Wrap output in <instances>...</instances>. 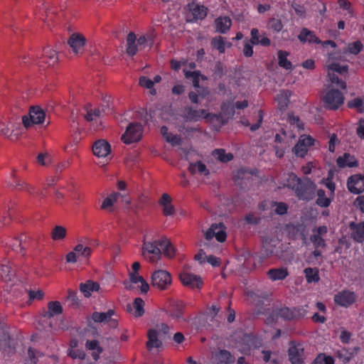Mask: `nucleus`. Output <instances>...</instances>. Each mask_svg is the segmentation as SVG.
I'll return each instance as SVG.
<instances>
[{
	"mask_svg": "<svg viewBox=\"0 0 364 364\" xmlns=\"http://www.w3.org/2000/svg\"><path fill=\"white\" fill-rule=\"evenodd\" d=\"M157 244L160 246L161 254L163 253L165 257L169 259L175 257L176 249L169 240L166 237L161 238V240H158Z\"/></svg>",
	"mask_w": 364,
	"mask_h": 364,
	"instance_id": "nucleus-22",
	"label": "nucleus"
},
{
	"mask_svg": "<svg viewBox=\"0 0 364 364\" xmlns=\"http://www.w3.org/2000/svg\"><path fill=\"white\" fill-rule=\"evenodd\" d=\"M219 359L222 363H225V364H229L234 363L235 358L232 355V354L227 350H220L219 352Z\"/></svg>",
	"mask_w": 364,
	"mask_h": 364,
	"instance_id": "nucleus-47",
	"label": "nucleus"
},
{
	"mask_svg": "<svg viewBox=\"0 0 364 364\" xmlns=\"http://www.w3.org/2000/svg\"><path fill=\"white\" fill-rule=\"evenodd\" d=\"M274 205L277 206L274 211L279 215H284L287 213L289 206L284 202H275Z\"/></svg>",
	"mask_w": 364,
	"mask_h": 364,
	"instance_id": "nucleus-59",
	"label": "nucleus"
},
{
	"mask_svg": "<svg viewBox=\"0 0 364 364\" xmlns=\"http://www.w3.org/2000/svg\"><path fill=\"white\" fill-rule=\"evenodd\" d=\"M85 346L89 350H96L98 353H102L103 351V348L100 346V343L97 340H87L86 341Z\"/></svg>",
	"mask_w": 364,
	"mask_h": 364,
	"instance_id": "nucleus-56",
	"label": "nucleus"
},
{
	"mask_svg": "<svg viewBox=\"0 0 364 364\" xmlns=\"http://www.w3.org/2000/svg\"><path fill=\"white\" fill-rule=\"evenodd\" d=\"M278 55V65L279 67L285 70H292L293 66L290 60L287 59V56L289 55V53L286 50H279L277 52Z\"/></svg>",
	"mask_w": 364,
	"mask_h": 364,
	"instance_id": "nucleus-32",
	"label": "nucleus"
},
{
	"mask_svg": "<svg viewBox=\"0 0 364 364\" xmlns=\"http://www.w3.org/2000/svg\"><path fill=\"white\" fill-rule=\"evenodd\" d=\"M171 202L172 198L168 193H163L159 200L158 203L162 207V214L164 216H170L175 214L176 210Z\"/></svg>",
	"mask_w": 364,
	"mask_h": 364,
	"instance_id": "nucleus-18",
	"label": "nucleus"
},
{
	"mask_svg": "<svg viewBox=\"0 0 364 364\" xmlns=\"http://www.w3.org/2000/svg\"><path fill=\"white\" fill-rule=\"evenodd\" d=\"M47 306V310L43 309L41 311V316L45 318L50 319L55 316L61 314L63 311V306L58 301H49Z\"/></svg>",
	"mask_w": 364,
	"mask_h": 364,
	"instance_id": "nucleus-15",
	"label": "nucleus"
},
{
	"mask_svg": "<svg viewBox=\"0 0 364 364\" xmlns=\"http://www.w3.org/2000/svg\"><path fill=\"white\" fill-rule=\"evenodd\" d=\"M227 73L226 66L221 61H217L213 69L212 77L214 80L221 79Z\"/></svg>",
	"mask_w": 364,
	"mask_h": 364,
	"instance_id": "nucleus-38",
	"label": "nucleus"
},
{
	"mask_svg": "<svg viewBox=\"0 0 364 364\" xmlns=\"http://www.w3.org/2000/svg\"><path fill=\"white\" fill-rule=\"evenodd\" d=\"M144 300L140 298L137 297L134 300L133 302V307L135 309L134 316L136 317H141L144 314Z\"/></svg>",
	"mask_w": 364,
	"mask_h": 364,
	"instance_id": "nucleus-44",
	"label": "nucleus"
},
{
	"mask_svg": "<svg viewBox=\"0 0 364 364\" xmlns=\"http://www.w3.org/2000/svg\"><path fill=\"white\" fill-rule=\"evenodd\" d=\"M143 127L139 122H132L127 126L121 140L125 144L138 142L142 137Z\"/></svg>",
	"mask_w": 364,
	"mask_h": 364,
	"instance_id": "nucleus-6",
	"label": "nucleus"
},
{
	"mask_svg": "<svg viewBox=\"0 0 364 364\" xmlns=\"http://www.w3.org/2000/svg\"><path fill=\"white\" fill-rule=\"evenodd\" d=\"M269 27L274 31L279 32L283 28V24L279 18H271L268 22Z\"/></svg>",
	"mask_w": 364,
	"mask_h": 364,
	"instance_id": "nucleus-52",
	"label": "nucleus"
},
{
	"mask_svg": "<svg viewBox=\"0 0 364 364\" xmlns=\"http://www.w3.org/2000/svg\"><path fill=\"white\" fill-rule=\"evenodd\" d=\"M147 338L148 341L146 343V347L148 350H151L153 348H159L161 347L162 342L158 338V331L156 329H149Z\"/></svg>",
	"mask_w": 364,
	"mask_h": 364,
	"instance_id": "nucleus-27",
	"label": "nucleus"
},
{
	"mask_svg": "<svg viewBox=\"0 0 364 364\" xmlns=\"http://www.w3.org/2000/svg\"><path fill=\"white\" fill-rule=\"evenodd\" d=\"M179 279L184 286L191 289H200L203 286L201 277L193 274L182 272L179 274Z\"/></svg>",
	"mask_w": 364,
	"mask_h": 364,
	"instance_id": "nucleus-12",
	"label": "nucleus"
},
{
	"mask_svg": "<svg viewBox=\"0 0 364 364\" xmlns=\"http://www.w3.org/2000/svg\"><path fill=\"white\" fill-rule=\"evenodd\" d=\"M327 72L332 71L333 73H337L346 79L348 75L349 67L348 65H341L337 63H332L326 66Z\"/></svg>",
	"mask_w": 364,
	"mask_h": 364,
	"instance_id": "nucleus-33",
	"label": "nucleus"
},
{
	"mask_svg": "<svg viewBox=\"0 0 364 364\" xmlns=\"http://www.w3.org/2000/svg\"><path fill=\"white\" fill-rule=\"evenodd\" d=\"M88 106L90 107V105H86L87 113L85 115V119L87 122H92L93 120L94 117H98L100 116L101 111L98 108H95L94 109L90 108L88 109V108H87Z\"/></svg>",
	"mask_w": 364,
	"mask_h": 364,
	"instance_id": "nucleus-54",
	"label": "nucleus"
},
{
	"mask_svg": "<svg viewBox=\"0 0 364 364\" xmlns=\"http://www.w3.org/2000/svg\"><path fill=\"white\" fill-rule=\"evenodd\" d=\"M67 229L62 225H55L51 230L50 237L54 241L63 240L66 237Z\"/></svg>",
	"mask_w": 364,
	"mask_h": 364,
	"instance_id": "nucleus-35",
	"label": "nucleus"
},
{
	"mask_svg": "<svg viewBox=\"0 0 364 364\" xmlns=\"http://www.w3.org/2000/svg\"><path fill=\"white\" fill-rule=\"evenodd\" d=\"M190 14L187 15L188 21H194L204 19L208 14V9L203 5L196 4L194 1L187 5Z\"/></svg>",
	"mask_w": 364,
	"mask_h": 364,
	"instance_id": "nucleus-11",
	"label": "nucleus"
},
{
	"mask_svg": "<svg viewBox=\"0 0 364 364\" xmlns=\"http://www.w3.org/2000/svg\"><path fill=\"white\" fill-rule=\"evenodd\" d=\"M356 301V295L348 290H343L334 296V302L341 306L348 307Z\"/></svg>",
	"mask_w": 364,
	"mask_h": 364,
	"instance_id": "nucleus-14",
	"label": "nucleus"
},
{
	"mask_svg": "<svg viewBox=\"0 0 364 364\" xmlns=\"http://www.w3.org/2000/svg\"><path fill=\"white\" fill-rule=\"evenodd\" d=\"M263 121V111L262 109H259L258 111V119L257 122L252 125H250V123L248 119H244L242 121V123L243 125L248 127L250 126V130L252 132L256 131L258 129L262 123Z\"/></svg>",
	"mask_w": 364,
	"mask_h": 364,
	"instance_id": "nucleus-45",
	"label": "nucleus"
},
{
	"mask_svg": "<svg viewBox=\"0 0 364 364\" xmlns=\"http://www.w3.org/2000/svg\"><path fill=\"white\" fill-rule=\"evenodd\" d=\"M21 245V254L26 255V251L35 250L37 247V241L31 236L22 233L19 235Z\"/></svg>",
	"mask_w": 364,
	"mask_h": 364,
	"instance_id": "nucleus-19",
	"label": "nucleus"
},
{
	"mask_svg": "<svg viewBox=\"0 0 364 364\" xmlns=\"http://www.w3.org/2000/svg\"><path fill=\"white\" fill-rule=\"evenodd\" d=\"M245 220L248 224L258 225L261 221V218L255 216L253 213H249L245 215Z\"/></svg>",
	"mask_w": 364,
	"mask_h": 364,
	"instance_id": "nucleus-62",
	"label": "nucleus"
},
{
	"mask_svg": "<svg viewBox=\"0 0 364 364\" xmlns=\"http://www.w3.org/2000/svg\"><path fill=\"white\" fill-rule=\"evenodd\" d=\"M336 163L341 168L358 167L359 165L358 161L355 159V156L349 153H344L343 156H339L336 159Z\"/></svg>",
	"mask_w": 364,
	"mask_h": 364,
	"instance_id": "nucleus-21",
	"label": "nucleus"
},
{
	"mask_svg": "<svg viewBox=\"0 0 364 364\" xmlns=\"http://www.w3.org/2000/svg\"><path fill=\"white\" fill-rule=\"evenodd\" d=\"M139 85L147 89L154 87V82L146 76H141L139 79Z\"/></svg>",
	"mask_w": 364,
	"mask_h": 364,
	"instance_id": "nucleus-60",
	"label": "nucleus"
},
{
	"mask_svg": "<svg viewBox=\"0 0 364 364\" xmlns=\"http://www.w3.org/2000/svg\"><path fill=\"white\" fill-rule=\"evenodd\" d=\"M168 129L166 126L161 127V133L166 138L167 142H171L173 144H180L181 139L177 135L168 133Z\"/></svg>",
	"mask_w": 364,
	"mask_h": 364,
	"instance_id": "nucleus-41",
	"label": "nucleus"
},
{
	"mask_svg": "<svg viewBox=\"0 0 364 364\" xmlns=\"http://www.w3.org/2000/svg\"><path fill=\"white\" fill-rule=\"evenodd\" d=\"M136 36L134 32H129L127 36L126 52L128 55L134 56L138 52V44L136 43Z\"/></svg>",
	"mask_w": 364,
	"mask_h": 364,
	"instance_id": "nucleus-30",
	"label": "nucleus"
},
{
	"mask_svg": "<svg viewBox=\"0 0 364 364\" xmlns=\"http://www.w3.org/2000/svg\"><path fill=\"white\" fill-rule=\"evenodd\" d=\"M311 241L313 242L315 248H325L326 247V243L325 240L318 235H312L310 237Z\"/></svg>",
	"mask_w": 364,
	"mask_h": 364,
	"instance_id": "nucleus-51",
	"label": "nucleus"
},
{
	"mask_svg": "<svg viewBox=\"0 0 364 364\" xmlns=\"http://www.w3.org/2000/svg\"><path fill=\"white\" fill-rule=\"evenodd\" d=\"M343 94L338 89L328 90L322 97L324 107L330 110H337L344 102Z\"/></svg>",
	"mask_w": 364,
	"mask_h": 364,
	"instance_id": "nucleus-4",
	"label": "nucleus"
},
{
	"mask_svg": "<svg viewBox=\"0 0 364 364\" xmlns=\"http://www.w3.org/2000/svg\"><path fill=\"white\" fill-rule=\"evenodd\" d=\"M288 350L289 360L291 364H304L305 359L304 348L299 342L291 341Z\"/></svg>",
	"mask_w": 364,
	"mask_h": 364,
	"instance_id": "nucleus-7",
	"label": "nucleus"
},
{
	"mask_svg": "<svg viewBox=\"0 0 364 364\" xmlns=\"http://www.w3.org/2000/svg\"><path fill=\"white\" fill-rule=\"evenodd\" d=\"M298 39L302 43L308 42L309 43L320 44L321 43V41L315 35L314 32L306 28L301 29L298 36Z\"/></svg>",
	"mask_w": 364,
	"mask_h": 364,
	"instance_id": "nucleus-26",
	"label": "nucleus"
},
{
	"mask_svg": "<svg viewBox=\"0 0 364 364\" xmlns=\"http://www.w3.org/2000/svg\"><path fill=\"white\" fill-rule=\"evenodd\" d=\"M92 152L97 157H105L111 152V146L105 139L97 140L92 145Z\"/></svg>",
	"mask_w": 364,
	"mask_h": 364,
	"instance_id": "nucleus-17",
	"label": "nucleus"
},
{
	"mask_svg": "<svg viewBox=\"0 0 364 364\" xmlns=\"http://www.w3.org/2000/svg\"><path fill=\"white\" fill-rule=\"evenodd\" d=\"M222 114H223L227 119L232 117L235 114V107L232 105H228L223 102L221 105Z\"/></svg>",
	"mask_w": 364,
	"mask_h": 364,
	"instance_id": "nucleus-49",
	"label": "nucleus"
},
{
	"mask_svg": "<svg viewBox=\"0 0 364 364\" xmlns=\"http://www.w3.org/2000/svg\"><path fill=\"white\" fill-rule=\"evenodd\" d=\"M347 188L353 194H360L364 191V176L360 173L353 174L347 180Z\"/></svg>",
	"mask_w": 364,
	"mask_h": 364,
	"instance_id": "nucleus-13",
	"label": "nucleus"
},
{
	"mask_svg": "<svg viewBox=\"0 0 364 364\" xmlns=\"http://www.w3.org/2000/svg\"><path fill=\"white\" fill-rule=\"evenodd\" d=\"M100 288L98 282L90 279L87 280L85 283H80L79 286L80 291L87 298L91 296L92 292L98 291Z\"/></svg>",
	"mask_w": 364,
	"mask_h": 364,
	"instance_id": "nucleus-28",
	"label": "nucleus"
},
{
	"mask_svg": "<svg viewBox=\"0 0 364 364\" xmlns=\"http://www.w3.org/2000/svg\"><path fill=\"white\" fill-rule=\"evenodd\" d=\"M267 275L273 281L283 280L289 275V272L286 267L272 268L268 270Z\"/></svg>",
	"mask_w": 364,
	"mask_h": 364,
	"instance_id": "nucleus-31",
	"label": "nucleus"
},
{
	"mask_svg": "<svg viewBox=\"0 0 364 364\" xmlns=\"http://www.w3.org/2000/svg\"><path fill=\"white\" fill-rule=\"evenodd\" d=\"M171 276L166 270L155 271L151 276V285L160 290L166 289L171 284Z\"/></svg>",
	"mask_w": 364,
	"mask_h": 364,
	"instance_id": "nucleus-8",
	"label": "nucleus"
},
{
	"mask_svg": "<svg viewBox=\"0 0 364 364\" xmlns=\"http://www.w3.org/2000/svg\"><path fill=\"white\" fill-rule=\"evenodd\" d=\"M292 151L296 154V156L304 158L308 151L307 148L305 147L303 144L298 141V143L293 147Z\"/></svg>",
	"mask_w": 364,
	"mask_h": 364,
	"instance_id": "nucleus-53",
	"label": "nucleus"
},
{
	"mask_svg": "<svg viewBox=\"0 0 364 364\" xmlns=\"http://www.w3.org/2000/svg\"><path fill=\"white\" fill-rule=\"evenodd\" d=\"M6 245H9V247L16 252H19L21 253V245H20V237H14L11 238H9V241L6 242Z\"/></svg>",
	"mask_w": 364,
	"mask_h": 364,
	"instance_id": "nucleus-50",
	"label": "nucleus"
},
{
	"mask_svg": "<svg viewBox=\"0 0 364 364\" xmlns=\"http://www.w3.org/2000/svg\"><path fill=\"white\" fill-rule=\"evenodd\" d=\"M363 48V43L360 41H356L350 43L348 46V49L350 53L353 55L359 54Z\"/></svg>",
	"mask_w": 364,
	"mask_h": 364,
	"instance_id": "nucleus-48",
	"label": "nucleus"
},
{
	"mask_svg": "<svg viewBox=\"0 0 364 364\" xmlns=\"http://www.w3.org/2000/svg\"><path fill=\"white\" fill-rule=\"evenodd\" d=\"M185 117L188 121H198L200 118H207L210 114L205 109H193L191 107L185 108Z\"/></svg>",
	"mask_w": 364,
	"mask_h": 364,
	"instance_id": "nucleus-25",
	"label": "nucleus"
},
{
	"mask_svg": "<svg viewBox=\"0 0 364 364\" xmlns=\"http://www.w3.org/2000/svg\"><path fill=\"white\" fill-rule=\"evenodd\" d=\"M317 199L316 204L321 208H328L331 202L332 198L326 196V191L323 189H318L316 191Z\"/></svg>",
	"mask_w": 364,
	"mask_h": 364,
	"instance_id": "nucleus-34",
	"label": "nucleus"
},
{
	"mask_svg": "<svg viewBox=\"0 0 364 364\" xmlns=\"http://www.w3.org/2000/svg\"><path fill=\"white\" fill-rule=\"evenodd\" d=\"M58 60V54L55 50L48 46L43 49L39 63L47 64L48 66L53 65Z\"/></svg>",
	"mask_w": 364,
	"mask_h": 364,
	"instance_id": "nucleus-20",
	"label": "nucleus"
},
{
	"mask_svg": "<svg viewBox=\"0 0 364 364\" xmlns=\"http://www.w3.org/2000/svg\"><path fill=\"white\" fill-rule=\"evenodd\" d=\"M249 296L252 304L255 306L254 314L259 316L266 314L267 309L264 306L263 298L253 292H251Z\"/></svg>",
	"mask_w": 364,
	"mask_h": 364,
	"instance_id": "nucleus-24",
	"label": "nucleus"
},
{
	"mask_svg": "<svg viewBox=\"0 0 364 364\" xmlns=\"http://www.w3.org/2000/svg\"><path fill=\"white\" fill-rule=\"evenodd\" d=\"M92 319L95 323L107 322L108 318L105 312L94 311L91 316Z\"/></svg>",
	"mask_w": 364,
	"mask_h": 364,
	"instance_id": "nucleus-57",
	"label": "nucleus"
},
{
	"mask_svg": "<svg viewBox=\"0 0 364 364\" xmlns=\"http://www.w3.org/2000/svg\"><path fill=\"white\" fill-rule=\"evenodd\" d=\"M154 37L155 36L153 33L146 36H141L137 41V44L139 46H144L148 41L150 42V47H151L154 43Z\"/></svg>",
	"mask_w": 364,
	"mask_h": 364,
	"instance_id": "nucleus-58",
	"label": "nucleus"
},
{
	"mask_svg": "<svg viewBox=\"0 0 364 364\" xmlns=\"http://www.w3.org/2000/svg\"><path fill=\"white\" fill-rule=\"evenodd\" d=\"M39 14L35 13V15L43 21H48L53 20V16L55 15L54 11H51L50 9H48L44 4H42L39 9Z\"/></svg>",
	"mask_w": 364,
	"mask_h": 364,
	"instance_id": "nucleus-39",
	"label": "nucleus"
},
{
	"mask_svg": "<svg viewBox=\"0 0 364 364\" xmlns=\"http://www.w3.org/2000/svg\"><path fill=\"white\" fill-rule=\"evenodd\" d=\"M186 308V304L181 301H173L169 304L168 309L166 311V314L177 321H188L183 318V314Z\"/></svg>",
	"mask_w": 364,
	"mask_h": 364,
	"instance_id": "nucleus-10",
	"label": "nucleus"
},
{
	"mask_svg": "<svg viewBox=\"0 0 364 364\" xmlns=\"http://www.w3.org/2000/svg\"><path fill=\"white\" fill-rule=\"evenodd\" d=\"M46 117V112L40 106H32L29 109L28 115L22 117V123L28 129L34 124H42Z\"/></svg>",
	"mask_w": 364,
	"mask_h": 364,
	"instance_id": "nucleus-5",
	"label": "nucleus"
},
{
	"mask_svg": "<svg viewBox=\"0 0 364 364\" xmlns=\"http://www.w3.org/2000/svg\"><path fill=\"white\" fill-rule=\"evenodd\" d=\"M310 364H335V360L331 355L320 353Z\"/></svg>",
	"mask_w": 364,
	"mask_h": 364,
	"instance_id": "nucleus-40",
	"label": "nucleus"
},
{
	"mask_svg": "<svg viewBox=\"0 0 364 364\" xmlns=\"http://www.w3.org/2000/svg\"><path fill=\"white\" fill-rule=\"evenodd\" d=\"M251 38L250 39L246 38L244 41L243 54L245 57L250 58L253 55V46L262 45V46H269L271 44V40L267 36H262L259 30L257 28H253L250 31Z\"/></svg>",
	"mask_w": 364,
	"mask_h": 364,
	"instance_id": "nucleus-3",
	"label": "nucleus"
},
{
	"mask_svg": "<svg viewBox=\"0 0 364 364\" xmlns=\"http://www.w3.org/2000/svg\"><path fill=\"white\" fill-rule=\"evenodd\" d=\"M307 314V311L301 306H294L289 308L286 306L275 308L271 314L266 318L264 322L266 324H275L278 322L279 318L285 321H297L304 318Z\"/></svg>",
	"mask_w": 364,
	"mask_h": 364,
	"instance_id": "nucleus-2",
	"label": "nucleus"
},
{
	"mask_svg": "<svg viewBox=\"0 0 364 364\" xmlns=\"http://www.w3.org/2000/svg\"><path fill=\"white\" fill-rule=\"evenodd\" d=\"M308 283L318 282L320 280L319 270L317 267H306L304 270Z\"/></svg>",
	"mask_w": 364,
	"mask_h": 364,
	"instance_id": "nucleus-36",
	"label": "nucleus"
},
{
	"mask_svg": "<svg viewBox=\"0 0 364 364\" xmlns=\"http://www.w3.org/2000/svg\"><path fill=\"white\" fill-rule=\"evenodd\" d=\"M68 355L73 359L84 360L86 354L82 350L79 349H68Z\"/></svg>",
	"mask_w": 364,
	"mask_h": 364,
	"instance_id": "nucleus-55",
	"label": "nucleus"
},
{
	"mask_svg": "<svg viewBox=\"0 0 364 364\" xmlns=\"http://www.w3.org/2000/svg\"><path fill=\"white\" fill-rule=\"evenodd\" d=\"M328 80L331 82L332 85H335L337 87L342 90L346 89L347 85L345 80L340 78L338 75L333 73L332 71L327 72Z\"/></svg>",
	"mask_w": 364,
	"mask_h": 364,
	"instance_id": "nucleus-37",
	"label": "nucleus"
},
{
	"mask_svg": "<svg viewBox=\"0 0 364 364\" xmlns=\"http://www.w3.org/2000/svg\"><path fill=\"white\" fill-rule=\"evenodd\" d=\"M363 106V100L360 97L354 98L353 100L348 102V107L349 108H356L360 110Z\"/></svg>",
	"mask_w": 364,
	"mask_h": 364,
	"instance_id": "nucleus-64",
	"label": "nucleus"
},
{
	"mask_svg": "<svg viewBox=\"0 0 364 364\" xmlns=\"http://www.w3.org/2000/svg\"><path fill=\"white\" fill-rule=\"evenodd\" d=\"M157 242L158 240H155L154 242H144L143 245L142 255L151 263L157 262L161 256V250Z\"/></svg>",
	"mask_w": 364,
	"mask_h": 364,
	"instance_id": "nucleus-9",
	"label": "nucleus"
},
{
	"mask_svg": "<svg viewBox=\"0 0 364 364\" xmlns=\"http://www.w3.org/2000/svg\"><path fill=\"white\" fill-rule=\"evenodd\" d=\"M287 92H289V91H283L280 95H278L277 97V100L278 102V108L280 110H285L288 107L289 100Z\"/></svg>",
	"mask_w": 364,
	"mask_h": 364,
	"instance_id": "nucleus-43",
	"label": "nucleus"
},
{
	"mask_svg": "<svg viewBox=\"0 0 364 364\" xmlns=\"http://www.w3.org/2000/svg\"><path fill=\"white\" fill-rule=\"evenodd\" d=\"M285 186L294 191L296 197L301 200L309 202L316 196V183L309 177H298L294 172L288 174Z\"/></svg>",
	"mask_w": 364,
	"mask_h": 364,
	"instance_id": "nucleus-1",
	"label": "nucleus"
},
{
	"mask_svg": "<svg viewBox=\"0 0 364 364\" xmlns=\"http://www.w3.org/2000/svg\"><path fill=\"white\" fill-rule=\"evenodd\" d=\"M299 141H300L301 144H303L304 146H305L306 148H307L308 146H313L314 144L315 140L309 135H304L299 138Z\"/></svg>",
	"mask_w": 364,
	"mask_h": 364,
	"instance_id": "nucleus-63",
	"label": "nucleus"
},
{
	"mask_svg": "<svg viewBox=\"0 0 364 364\" xmlns=\"http://www.w3.org/2000/svg\"><path fill=\"white\" fill-rule=\"evenodd\" d=\"M224 39L223 37L218 36L214 37L211 41V46L217 49L220 53H224L225 51L226 42Z\"/></svg>",
	"mask_w": 364,
	"mask_h": 364,
	"instance_id": "nucleus-42",
	"label": "nucleus"
},
{
	"mask_svg": "<svg viewBox=\"0 0 364 364\" xmlns=\"http://www.w3.org/2000/svg\"><path fill=\"white\" fill-rule=\"evenodd\" d=\"M349 228L353 230L351 237L357 242H363L364 241V222L355 223L351 222L349 224Z\"/></svg>",
	"mask_w": 364,
	"mask_h": 364,
	"instance_id": "nucleus-23",
	"label": "nucleus"
},
{
	"mask_svg": "<svg viewBox=\"0 0 364 364\" xmlns=\"http://www.w3.org/2000/svg\"><path fill=\"white\" fill-rule=\"evenodd\" d=\"M215 28L221 33H226L232 26V20L229 16H219L215 20Z\"/></svg>",
	"mask_w": 364,
	"mask_h": 364,
	"instance_id": "nucleus-29",
	"label": "nucleus"
},
{
	"mask_svg": "<svg viewBox=\"0 0 364 364\" xmlns=\"http://www.w3.org/2000/svg\"><path fill=\"white\" fill-rule=\"evenodd\" d=\"M68 43L72 48L73 53L77 54L82 50L85 45L86 38L82 34L75 33L70 36Z\"/></svg>",
	"mask_w": 364,
	"mask_h": 364,
	"instance_id": "nucleus-16",
	"label": "nucleus"
},
{
	"mask_svg": "<svg viewBox=\"0 0 364 364\" xmlns=\"http://www.w3.org/2000/svg\"><path fill=\"white\" fill-rule=\"evenodd\" d=\"M217 154L218 159L223 163H227L233 159L234 156L231 153L226 154L225 149H218L215 151Z\"/></svg>",
	"mask_w": 364,
	"mask_h": 364,
	"instance_id": "nucleus-46",
	"label": "nucleus"
},
{
	"mask_svg": "<svg viewBox=\"0 0 364 364\" xmlns=\"http://www.w3.org/2000/svg\"><path fill=\"white\" fill-rule=\"evenodd\" d=\"M343 350L348 352V350L346 348H344ZM335 355L338 359L341 360L343 364H347L352 360L348 353H347L346 354H343L341 350H337L335 353Z\"/></svg>",
	"mask_w": 364,
	"mask_h": 364,
	"instance_id": "nucleus-61",
	"label": "nucleus"
}]
</instances>
